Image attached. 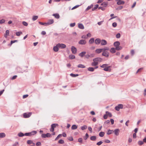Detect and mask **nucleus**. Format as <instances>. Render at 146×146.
Returning <instances> with one entry per match:
<instances>
[{"mask_svg":"<svg viewBox=\"0 0 146 146\" xmlns=\"http://www.w3.org/2000/svg\"><path fill=\"white\" fill-rule=\"evenodd\" d=\"M36 131H34L30 133H27L25 134V135L26 136H31L32 135H34L36 133Z\"/></svg>","mask_w":146,"mask_h":146,"instance_id":"nucleus-1","label":"nucleus"},{"mask_svg":"<svg viewBox=\"0 0 146 146\" xmlns=\"http://www.w3.org/2000/svg\"><path fill=\"white\" fill-rule=\"evenodd\" d=\"M51 135L49 133H47L46 134H42L41 137L42 138L50 137H51Z\"/></svg>","mask_w":146,"mask_h":146,"instance_id":"nucleus-2","label":"nucleus"},{"mask_svg":"<svg viewBox=\"0 0 146 146\" xmlns=\"http://www.w3.org/2000/svg\"><path fill=\"white\" fill-rule=\"evenodd\" d=\"M57 46L59 48H65L66 46V45L63 44L58 43L57 44Z\"/></svg>","mask_w":146,"mask_h":146,"instance_id":"nucleus-3","label":"nucleus"},{"mask_svg":"<svg viewBox=\"0 0 146 146\" xmlns=\"http://www.w3.org/2000/svg\"><path fill=\"white\" fill-rule=\"evenodd\" d=\"M102 59L100 57L96 58H94L93 59V61H95L96 62H97L98 64L99 62H100L102 61Z\"/></svg>","mask_w":146,"mask_h":146,"instance_id":"nucleus-4","label":"nucleus"},{"mask_svg":"<svg viewBox=\"0 0 146 146\" xmlns=\"http://www.w3.org/2000/svg\"><path fill=\"white\" fill-rule=\"evenodd\" d=\"M123 108V105L121 104L118 105L117 106L115 107V109L117 111H119L120 109H122Z\"/></svg>","mask_w":146,"mask_h":146,"instance_id":"nucleus-5","label":"nucleus"},{"mask_svg":"<svg viewBox=\"0 0 146 146\" xmlns=\"http://www.w3.org/2000/svg\"><path fill=\"white\" fill-rule=\"evenodd\" d=\"M86 40L83 39H81L80 40L79 42L78 43L79 44L82 45H84L86 44Z\"/></svg>","mask_w":146,"mask_h":146,"instance_id":"nucleus-6","label":"nucleus"},{"mask_svg":"<svg viewBox=\"0 0 146 146\" xmlns=\"http://www.w3.org/2000/svg\"><path fill=\"white\" fill-rule=\"evenodd\" d=\"M71 50L73 54H75L77 52L76 48L74 46H72L71 47Z\"/></svg>","mask_w":146,"mask_h":146,"instance_id":"nucleus-7","label":"nucleus"},{"mask_svg":"<svg viewBox=\"0 0 146 146\" xmlns=\"http://www.w3.org/2000/svg\"><path fill=\"white\" fill-rule=\"evenodd\" d=\"M119 130L118 129H115L113 131L114 134L116 136H118L119 135Z\"/></svg>","mask_w":146,"mask_h":146,"instance_id":"nucleus-8","label":"nucleus"},{"mask_svg":"<svg viewBox=\"0 0 146 146\" xmlns=\"http://www.w3.org/2000/svg\"><path fill=\"white\" fill-rule=\"evenodd\" d=\"M94 54H87L85 55V57L87 58H92L94 56Z\"/></svg>","mask_w":146,"mask_h":146,"instance_id":"nucleus-9","label":"nucleus"},{"mask_svg":"<svg viewBox=\"0 0 146 146\" xmlns=\"http://www.w3.org/2000/svg\"><path fill=\"white\" fill-rule=\"evenodd\" d=\"M116 1H117V4L118 5H123L125 3V2L121 0H115Z\"/></svg>","mask_w":146,"mask_h":146,"instance_id":"nucleus-10","label":"nucleus"},{"mask_svg":"<svg viewBox=\"0 0 146 146\" xmlns=\"http://www.w3.org/2000/svg\"><path fill=\"white\" fill-rule=\"evenodd\" d=\"M31 115V113H25L23 114V116L24 118H28Z\"/></svg>","mask_w":146,"mask_h":146,"instance_id":"nucleus-11","label":"nucleus"},{"mask_svg":"<svg viewBox=\"0 0 146 146\" xmlns=\"http://www.w3.org/2000/svg\"><path fill=\"white\" fill-rule=\"evenodd\" d=\"M102 55L106 57H108L109 56V53L108 51L103 52Z\"/></svg>","mask_w":146,"mask_h":146,"instance_id":"nucleus-12","label":"nucleus"},{"mask_svg":"<svg viewBox=\"0 0 146 146\" xmlns=\"http://www.w3.org/2000/svg\"><path fill=\"white\" fill-rule=\"evenodd\" d=\"M101 45H105L107 44V42L105 40H102L101 42Z\"/></svg>","mask_w":146,"mask_h":146,"instance_id":"nucleus-13","label":"nucleus"},{"mask_svg":"<svg viewBox=\"0 0 146 146\" xmlns=\"http://www.w3.org/2000/svg\"><path fill=\"white\" fill-rule=\"evenodd\" d=\"M101 40L99 38H97L96 39L95 41V43L96 44H98L101 43Z\"/></svg>","mask_w":146,"mask_h":146,"instance_id":"nucleus-14","label":"nucleus"},{"mask_svg":"<svg viewBox=\"0 0 146 146\" xmlns=\"http://www.w3.org/2000/svg\"><path fill=\"white\" fill-rule=\"evenodd\" d=\"M111 67V66H108L107 67H106V68H104L103 70L106 71L110 72L111 71V69L109 68Z\"/></svg>","mask_w":146,"mask_h":146,"instance_id":"nucleus-15","label":"nucleus"},{"mask_svg":"<svg viewBox=\"0 0 146 146\" xmlns=\"http://www.w3.org/2000/svg\"><path fill=\"white\" fill-rule=\"evenodd\" d=\"M54 21L53 19H51L49 20L48 21V22L47 23L48 25L52 24L54 23Z\"/></svg>","mask_w":146,"mask_h":146,"instance_id":"nucleus-16","label":"nucleus"},{"mask_svg":"<svg viewBox=\"0 0 146 146\" xmlns=\"http://www.w3.org/2000/svg\"><path fill=\"white\" fill-rule=\"evenodd\" d=\"M52 15L57 19H59L60 17L59 14L58 13L54 14Z\"/></svg>","mask_w":146,"mask_h":146,"instance_id":"nucleus-17","label":"nucleus"},{"mask_svg":"<svg viewBox=\"0 0 146 146\" xmlns=\"http://www.w3.org/2000/svg\"><path fill=\"white\" fill-rule=\"evenodd\" d=\"M58 47L57 46V44L56 46L54 47L53 48V50L56 52H57L58 50Z\"/></svg>","mask_w":146,"mask_h":146,"instance_id":"nucleus-18","label":"nucleus"},{"mask_svg":"<svg viewBox=\"0 0 146 146\" xmlns=\"http://www.w3.org/2000/svg\"><path fill=\"white\" fill-rule=\"evenodd\" d=\"M86 52H82L81 53H79V55L80 56L82 57L85 55V54H86Z\"/></svg>","mask_w":146,"mask_h":146,"instance_id":"nucleus-19","label":"nucleus"},{"mask_svg":"<svg viewBox=\"0 0 146 146\" xmlns=\"http://www.w3.org/2000/svg\"><path fill=\"white\" fill-rule=\"evenodd\" d=\"M120 44V42L119 41H116L114 42V45L116 47V46H119Z\"/></svg>","mask_w":146,"mask_h":146,"instance_id":"nucleus-20","label":"nucleus"},{"mask_svg":"<svg viewBox=\"0 0 146 146\" xmlns=\"http://www.w3.org/2000/svg\"><path fill=\"white\" fill-rule=\"evenodd\" d=\"M78 28L81 29H84V27L83 25L82 24H79L78 25Z\"/></svg>","mask_w":146,"mask_h":146,"instance_id":"nucleus-21","label":"nucleus"},{"mask_svg":"<svg viewBox=\"0 0 146 146\" xmlns=\"http://www.w3.org/2000/svg\"><path fill=\"white\" fill-rule=\"evenodd\" d=\"M9 35V31L7 30L6 31L5 33V34L4 36L5 38H7V36Z\"/></svg>","mask_w":146,"mask_h":146,"instance_id":"nucleus-22","label":"nucleus"},{"mask_svg":"<svg viewBox=\"0 0 146 146\" xmlns=\"http://www.w3.org/2000/svg\"><path fill=\"white\" fill-rule=\"evenodd\" d=\"M95 51L96 53L99 54L101 53L102 51V49H98L96 50Z\"/></svg>","mask_w":146,"mask_h":146,"instance_id":"nucleus-23","label":"nucleus"},{"mask_svg":"<svg viewBox=\"0 0 146 146\" xmlns=\"http://www.w3.org/2000/svg\"><path fill=\"white\" fill-rule=\"evenodd\" d=\"M27 143L29 145H30L31 144H33L34 145H35V143H34L33 141L31 140H28L27 141Z\"/></svg>","mask_w":146,"mask_h":146,"instance_id":"nucleus-24","label":"nucleus"},{"mask_svg":"<svg viewBox=\"0 0 146 146\" xmlns=\"http://www.w3.org/2000/svg\"><path fill=\"white\" fill-rule=\"evenodd\" d=\"M6 136V134L4 133H0V137L3 138Z\"/></svg>","mask_w":146,"mask_h":146,"instance_id":"nucleus-25","label":"nucleus"},{"mask_svg":"<svg viewBox=\"0 0 146 146\" xmlns=\"http://www.w3.org/2000/svg\"><path fill=\"white\" fill-rule=\"evenodd\" d=\"M94 41V38H91L89 41V43L90 44L93 43Z\"/></svg>","mask_w":146,"mask_h":146,"instance_id":"nucleus-26","label":"nucleus"},{"mask_svg":"<svg viewBox=\"0 0 146 146\" xmlns=\"http://www.w3.org/2000/svg\"><path fill=\"white\" fill-rule=\"evenodd\" d=\"M102 52L106 51V50H109V48L107 47H105L104 48H102Z\"/></svg>","mask_w":146,"mask_h":146,"instance_id":"nucleus-27","label":"nucleus"},{"mask_svg":"<svg viewBox=\"0 0 146 146\" xmlns=\"http://www.w3.org/2000/svg\"><path fill=\"white\" fill-rule=\"evenodd\" d=\"M113 132V130H111L110 129H109L107 133V134L108 135H110L112 134V133Z\"/></svg>","mask_w":146,"mask_h":146,"instance_id":"nucleus-28","label":"nucleus"},{"mask_svg":"<svg viewBox=\"0 0 146 146\" xmlns=\"http://www.w3.org/2000/svg\"><path fill=\"white\" fill-rule=\"evenodd\" d=\"M93 62L92 63L91 65L92 66H96L98 64V63L96 62L95 61H93Z\"/></svg>","mask_w":146,"mask_h":146,"instance_id":"nucleus-29","label":"nucleus"},{"mask_svg":"<svg viewBox=\"0 0 146 146\" xmlns=\"http://www.w3.org/2000/svg\"><path fill=\"white\" fill-rule=\"evenodd\" d=\"M110 52L112 53H114L115 52V49L114 48H111L110 50Z\"/></svg>","mask_w":146,"mask_h":146,"instance_id":"nucleus-30","label":"nucleus"},{"mask_svg":"<svg viewBox=\"0 0 146 146\" xmlns=\"http://www.w3.org/2000/svg\"><path fill=\"white\" fill-rule=\"evenodd\" d=\"M38 16H33L32 18V20L33 21H35L38 19Z\"/></svg>","mask_w":146,"mask_h":146,"instance_id":"nucleus-31","label":"nucleus"},{"mask_svg":"<svg viewBox=\"0 0 146 146\" xmlns=\"http://www.w3.org/2000/svg\"><path fill=\"white\" fill-rule=\"evenodd\" d=\"M77 66L79 68H85V66L84 65L82 64H78Z\"/></svg>","mask_w":146,"mask_h":146,"instance_id":"nucleus-32","label":"nucleus"},{"mask_svg":"<svg viewBox=\"0 0 146 146\" xmlns=\"http://www.w3.org/2000/svg\"><path fill=\"white\" fill-rule=\"evenodd\" d=\"M88 70L90 71L93 72L94 70V68L93 67H89L88 68Z\"/></svg>","mask_w":146,"mask_h":146,"instance_id":"nucleus-33","label":"nucleus"},{"mask_svg":"<svg viewBox=\"0 0 146 146\" xmlns=\"http://www.w3.org/2000/svg\"><path fill=\"white\" fill-rule=\"evenodd\" d=\"M104 134H105L104 132H103L101 131V132H100L99 133V135L100 137H102L104 136Z\"/></svg>","mask_w":146,"mask_h":146,"instance_id":"nucleus-34","label":"nucleus"},{"mask_svg":"<svg viewBox=\"0 0 146 146\" xmlns=\"http://www.w3.org/2000/svg\"><path fill=\"white\" fill-rule=\"evenodd\" d=\"M18 135L19 137H22L25 135V134L21 132L18 133Z\"/></svg>","mask_w":146,"mask_h":146,"instance_id":"nucleus-35","label":"nucleus"},{"mask_svg":"<svg viewBox=\"0 0 146 146\" xmlns=\"http://www.w3.org/2000/svg\"><path fill=\"white\" fill-rule=\"evenodd\" d=\"M77 128V126L75 125H74L72 126L71 128L72 130L76 129Z\"/></svg>","mask_w":146,"mask_h":146,"instance_id":"nucleus-36","label":"nucleus"},{"mask_svg":"<svg viewBox=\"0 0 146 146\" xmlns=\"http://www.w3.org/2000/svg\"><path fill=\"white\" fill-rule=\"evenodd\" d=\"M90 139L91 140L95 141L96 139V137L95 136H91Z\"/></svg>","mask_w":146,"mask_h":146,"instance_id":"nucleus-37","label":"nucleus"},{"mask_svg":"<svg viewBox=\"0 0 146 146\" xmlns=\"http://www.w3.org/2000/svg\"><path fill=\"white\" fill-rule=\"evenodd\" d=\"M93 6V5L92 4L90 6H88L87 8L86 9V11H88V10L91 8Z\"/></svg>","mask_w":146,"mask_h":146,"instance_id":"nucleus-38","label":"nucleus"},{"mask_svg":"<svg viewBox=\"0 0 146 146\" xmlns=\"http://www.w3.org/2000/svg\"><path fill=\"white\" fill-rule=\"evenodd\" d=\"M108 65V64H104L101 66L100 67L102 68H106V67H107Z\"/></svg>","mask_w":146,"mask_h":146,"instance_id":"nucleus-39","label":"nucleus"},{"mask_svg":"<svg viewBox=\"0 0 146 146\" xmlns=\"http://www.w3.org/2000/svg\"><path fill=\"white\" fill-rule=\"evenodd\" d=\"M122 47L119 46H116L115 47V49H116L117 50H121L122 49Z\"/></svg>","mask_w":146,"mask_h":146,"instance_id":"nucleus-40","label":"nucleus"},{"mask_svg":"<svg viewBox=\"0 0 146 146\" xmlns=\"http://www.w3.org/2000/svg\"><path fill=\"white\" fill-rule=\"evenodd\" d=\"M38 23L39 24L41 25H44V26H48L47 24V23H43L42 22H41L39 21L38 22Z\"/></svg>","mask_w":146,"mask_h":146,"instance_id":"nucleus-41","label":"nucleus"},{"mask_svg":"<svg viewBox=\"0 0 146 146\" xmlns=\"http://www.w3.org/2000/svg\"><path fill=\"white\" fill-rule=\"evenodd\" d=\"M69 57L70 59H74L75 57L74 55L71 54L69 55Z\"/></svg>","mask_w":146,"mask_h":146,"instance_id":"nucleus-42","label":"nucleus"},{"mask_svg":"<svg viewBox=\"0 0 146 146\" xmlns=\"http://www.w3.org/2000/svg\"><path fill=\"white\" fill-rule=\"evenodd\" d=\"M144 143V142L141 141H139L138 142V144L139 145H142Z\"/></svg>","mask_w":146,"mask_h":146,"instance_id":"nucleus-43","label":"nucleus"},{"mask_svg":"<svg viewBox=\"0 0 146 146\" xmlns=\"http://www.w3.org/2000/svg\"><path fill=\"white\" fill-rule=\"evenodd\" d=\"M58 126V125L57 124L54 123L51 125V127L54 129V128L56 126Z\"/></svg>","mask_w":146,"mask_h":146,"instance_id":"nucleus-44","label":"nucleus"},{"mask_svg":"<svg viewBox=\"0 0 146 146\" xmlns=\"http://www.w3.org/2000/svg\"><path fill=\"white\" fill-rule=\"evenodd\" d=\"M22 34V33L21 31L17 32L16 33V34L17 36H19L21 35Z\"/></svg>","mask_w":146,"mask_h":146,"instance_id":"nucleus-45","label":"nucleus"},{"mask_svg":"<svg viewBox=\"0 0 146 146\" xmlns=\"http://www.w3.org/2000/svg\"><path fill=\"white\" fill-rule=\"evenodd\" d=\"M106 113L107 115H108L109 117H111L112 116V115L108 111H106Z\"/></svg>","mask_w":146,"mask_h":146,"instance_id":"nucleus-46","label":"nucleus"},{"mask_svg":"<svg viewBox=\"0 0 146 146\" xmlns=\"http://www.w3.org/2000/svg\"><path fill=\"white\" fill-rule=\"evenodd\" d=\"M70 76L72 77H76L77 76H78V74H74L72 73H71L70 74Z\"/></svg>","mask_w":146,"mask_h":146,"instance_id":"nucleus-47","label":"nucleus"},{"mask_svg":"<svg viewBox=\"0 0 146 146\" xmlns=\"http://www.w3.org/2000/svg\"><path fill=\"white\" fill-rule=\"evenodd\" d=\"M101 5H103L104 6L106 7L108 5V2H104L103 3H102Z\"/></svg>","mask_w":146,"mask_h":146,"instance_id":"nucleus-48","label":"nucleus"},{"mask_svg":"<svg viewBox=\"0 0 146 146\" xmlns=\"http://www.w3.org/2000/svg\"><path fill=\"white\" fill-rule=\"evenodd\" d=\"M87 128V126L86 125H84L82 127L81 129L82 130H84V129H86Z\"/></svg>","mask_w":146,"mask_h":146,"instance_id":"nucleus-49","label":"nucleus"},{"mask_svg":"<svg viewBox=\"0 0 146 146\" xmlns=\"http://www.w3.org/2000/svg\"><path fill=\"white\" fill-rule=\"evenodd\" d=\"M98 5H96L92 9V11H93L95 10V9H97L98 8Z\"/></svg>","mask_w":146,"mask_h":146,"instance_id":"nucleus-50","label":"nucleus"},{"mask_svg":"<svg viewBox=\"0 0 146 146\" xmlns=\"http://www.w3.org/2000/svg\"><path fill=\"white\" fill-rule=\"evenodd\" d=\"M58 143L60 144H63L64 143V141L62 139H60L58 141Z\"/></svg>","mask_w":146,"mask_h":146,"instance_id":"nucleus-51","label":"nucleus"},{"mask_svg":"<svg viewBox=\"0 0 146 146\" xmlns=\"http://www.w3.org/2000/svg\"><path fill=\"white\" fill-rule=\"evenodd\" d=\"M62 136V135L61 134H59L57 136V137L55 139V141H56L59 138V137L61 136Z\"/></svg>","mask_w":146,"mask_h":146,"instance_id":"nucleus-52","label":"nucleus"},{"mask_svg":"<svg viewBox=\"0 0 146 146\" xmlns=\"http://www.w3.org/2000/svg\"><path fill=\"white\" fill-rule=\"evenodd\" d=\"M25 26H27L28 25V23L25 21H23L22 23Z\"/></svg>","mask_w":146,"mask_h":146,"instance_id":"nucleus-53","label":"nucleus"},{"mask_svg":"<svg viewBox=\"0 0 146 146\" xmlns=\"http://www.w3.org/2000/svg\"><path fill=\"white\" fill-rule=\"evenodd\" d=\"M5 20L4 19H2L0 20V23L3 24L5 23Z\"/></svg>","mask_w":146,"mask_h":146,"instance_id":"nucleus-54","label":"nucleus"},{"mask_svg":"<svg viewBox=\"0 0 146 146\" xmlns=\"http://www.w3.org/2000/svg\"><path fill=\"white\" fill-rule=\"evenodd\" d=\"M89 136L88 135V133H86L85 135V137H84V139L86 140Z\"/></svg>","mask_w":146,"mask_h":146,"instance_id":"nucleus-55","label":"nucleus"},{"mask_svg":"<svg viewBox=\"0 0 146 146\" xmlns=\"http://www.w3.org/2000/svg\"><path fill=\"white\" fill-rule=\"evenodd\" d=\"M116 37L117 38H119L120 37V34L119 33H117L116 36Z\"/></svg>","mask_w":146,"mask_h":146,"instance_id":"nucleus-56","label":"nucleus"},{"mask_svg":"<svg viewBox=\"0 0 146 146\" xmlns=\"http://www.w3.org/2000/svg\"><path fill=\"white\" fill-rule=\"evenodd\" d=\"M117 25V24L115 22H114V23H112V26L113 27H116Z\"/></svg>","mask_w":146,"mask_h":146,"instance_id":"nucleus-57","label":"nucleus"},{"mask_svg":"<svg viewBox=\"0 0 146 146\" xmlns=\"http://www.w3.org/2000/svg\"><path fill=\"white\" fill-rule=\"evenodd\" d=\"M143 69L142 68H141L139 69L136 72V74L138 73L139 72H140Z\"/></svg>","mask_w":146,"mask_h":146,"instance_id":"nucleus-58","label":"nucleus"},{"mask_svg":"<svg viewBox=\"0 0 146 146\" xmlns=\"http://www.w3.org/2000/svg\"><path fill=\"white\" fill-rule=\"evenodd\" d=\"M41 145V143L40 142H38L36 143V145L37 146H40Z\"/></svg>","mask_w":146,"mask_h":146,"instance_id":"nucleus-59","label":"nucleus"},{"mask_svg":"<svg viewBox=\"0 0 146 146\" xmlns=\"http://www.w3.org/2000/svg\"><path fill=\"white\" fill-rule=\"evenodd\" d=\"M68 139L70 141H72L73 140V138L72 137H68Z\"/></svg>","mask_w":146,"mask_h":146,"instance_id":"nucleus-60","label":"nucleus"},{"mask_svg":"<svg viewBox=\"0 0 146 146\" xmlns=\"http://www.w3.org/2000/svg\"><path fill=\"white\" fill-rule=\"evenodd\" d=\"M75 25V23H71L70 24V27H73Z\"/></svg>","mask_w":146,"mask_h":146,"instance_id":"nucleus-61","label":"nucleus"},{"mask_svg":"<svg viewBox=\"0 0 146 146\" xmlns=\"http://www.w3.org/2000/svg\"><path fill=\"white\" fill-rule=\"evenodd\" d=\"M103 143V142L102 141H100L98 142L97 143H96V144L98 145H100L101 144H102Z\"/></svg>","mask_w":146,"mask_h":146,"instance_id":"nucleus-62","label":"nucleus"},{"mask_svg":"<svg viewBox=\"0 0 146 146\" xmlns=\"http://www.w3.org/2000/svg\"><path fill=\"white\" fill-rule=\"evenodd\" d=\"M80 6V5H76V6H75L74 7H73L72 9V10H73V9H75L76 8Z\"/></svg>","mask_w":146,"mask_h":146,"instance_id":"nucleus-63","label":"nucleus"},{"mask_svg":"<svg viewBox=\"0 0 146 146\" xmlns=\"http://www.w3.org/2000/svg\"><path fill=\"white\" fill-rule=\"evenodd\" d=\"M104 22V21H101L100 22H98L97 23V24L99 25H101L103 22Z\"/></svg>","mask_w":146,"mask_h":146,"instance_id":"nucleus-64","label":"nucleus"}]
</instances>
